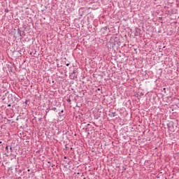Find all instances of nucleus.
I'll list each match as a JSON object with an SVG mask.
<instances>
[{"mask_svg": "<svg viewBox=\"0 0 179 179\" xmlns=\"http://www.w3.org/2000/svg\"><path fill=\"white\" fill-rule=\"evenodd\" d=\"M8 146L6 147V150H8Z\"/></svg>", "mask_w": 179, "mask_h": 179, "instance_id": "obj_2", "label": "nucleus"}, {"mask_svg": "<svg viewBox=\"0 0 179 179\" xmlns=\"http://www.w3.org/2000/svg\"><path fill=\"white\" fill-rule=\"evenodd\" d=\"M10 150H12V147L10 148Z\"/></svg>", "mask_w": 179, "mask_h": 179, "instance_id": "obj_4", "label": "nucleus"}, {"mask_svg": "<svg viewBox=\"0 0 179 179\" xmlns=\"http://www.w3.org/2000/svg\"><path fill=\"white\" fill-rule=\"evenodd\" d=\"M85 179V178H84Z\"/></svg>", "mask_w": 179, "mask_h": 179, "instance_id": "obj_6", "label": "nucleus"}, {"mask_svg": "<svg viewBox=\"0 0 179 179\" xmlns=\"http://www.w3.org/2000/svg\"><path fill=\"white\" fill-rule=\"evenodd\" d=\"M69 66V64H66V66Z\"/></svg>", "mask_w": 179, "mask_h": 179, "instance_id": "obj_3", "label": "nucleus"}, {"mask_svg": "<svg viewBox=\"0 0 179 179\" xmlns=\"http://www.w3.org/2000/svg\"><path fill=\"white\" fill-rule=\"evenodd\" d=\"M53 111H55L57 110V108H52Z\"/></svg>", "mask_w": 179, "mask_h": 179, "instance_id": "obj_1", "label": "nucleus"}, {"mask_svg": "<svg viewBox=\"0 0 179 179\" xmlns=\"http://www.w3.org/2000/svg\"><path fill=\"white\" fill-rule=\"evenodd\" d=\"M0 143H2V141H0Z\"/></svg>", "mask_w": 179, "mask_h": 179, "instance_id": "obj_5", "label": "nucleus"}]
</instances>
